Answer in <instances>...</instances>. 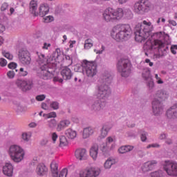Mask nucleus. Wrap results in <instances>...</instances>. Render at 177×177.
<instances>
[{
    "instance_id": "obj_63",
    "label": "nucleus",
    "mask_w": 177,
    "mask_h": 177,
    "mask_svg": "<svg viewBox=\"0 0 177 177\" xmlns=\"http://www.w3.org/2000/svg\"><path fill=\"white\" fill-rule=\"evenodd\" d=\"M48 144V140L47 139H43L41 141V145H42L43 146H45V145Z\"/></svg>"
},
{
    "instance_id": "obj_5",
    "label": "nucleus",
    "mask_w": 177,
    "mask_h": 177,
    "mask_svg": "<svg viewBox=\"0 0 177 177\" xmlns=\"http://www.w3.org/2000/svg\"><path fill=\"white\" fill-rule=\"evenodd\" d=\"M102 17L107 23L121 20L124 17V10L121 8H118L116 10L108 8L104 10Z\"/></svg>"
},
{
    "instance_id": "obj_45",
    "label": "nucleus",
    "mask_w": 177,
    "mask_h": 177,
    "mask_svg": "<svg viewBox=\"0 0 177 177\" xmlns=\"http://www.w3.org/2000/svg\"><path fill=\"white\" fill-rule=\"evenodd\" d=\"M50 106L51 109H53V110H59V102H53L50 103Z\"/></svg>"
},
{
    "instance_id": "obj_1",
    "label": "nucleus",
    "mask_w": 177,
    "mask_h": 177,
    "mask_svg": "<svg viewBox=\"0 0 177 177\" xmlns=\"http://www.w3.org/2000/svg\"><path fill=\"white\" fill-rule=\"evenodd\" d=\"M104 82L98 86L97 91L94 95L95 99H98L95 102L91 107L92 111H100L106 106V100H107L109 96H110L111 91L109 88V86L106 84H111L113 77L108 74L104 77Z\"/></svg>"
},
{
    "instance_id": "obj_35",
    "label": "nucleus",
    "mask_w": 177,
    "mask_h": 177,
    "mask_svg": "<svg viewBox=\"0 0 177 177\" xmlns=\"http://www.w3.org/2000/svg\"><path fill=\"white\" fill-rule=\"evenodd\" d=\"M115 161L114 160L111 159V158H109L107 160H106V162L104 164V167L106 169H110V168H111V165H113V164H114Z\"/></svg>"
},
{
    "instance_id": "obj_8",
    "label": "nucleus",
    "mask_w": 177,
    "mask_h": 177,
    "mask_svg": "<svg viewBox=\"0 0 177 177\" xmlns=\"http://www.w3.org/2000/svg\"><path fill=\"white\" fill-rule=\"evenodd\" d=\"M39 58L37 59V62L39 64H43L40 67V77L43 78V80H49L52 77V73L49 71V67L48 66V64H44L48 62V59L46 57H45V55L44 54H39Z\"/></svg>"
},
{
    "instance_id": "obj_12",
    "label": "nucleus",
    "mask_w": 177,
    "mask_h": 177,
    "mask_svg": "<svg viewBox=\"0 0 177 177\" xmlns=\"http://www.w3.org/2000/svg\"><path fill=\"white\" fill-rule=\"evenodd\" d=\"M80 177H97L100 175V169L96 167H87L80 172Z\"/></svg>"
},
{
    "instance_id": "obj_64",
    "label": "nucleus",
    "mask_w": 177,
    "mask_h": 177,
    "mask_svg": "<svg viewBox=\"0 0 177 177\" xmlns=\"http://www.w3.org/2000/svg\"><path fill=\"white\" fill-rule=\"evenodd\" d=\"M3 31H5V26L0 24V34L3 32Z\"/></svg>"
},
{
    "instance_id": "obj_51",
    "label": "nucleus",
    "mask_w": 177,
    "mask_h": 177,
    "mask_svg": "<svg viewBox=\"0 0 177 177\" xmlns=\"http://www.w3.org/2000/svg\"><path fill=\"white\" fill-rule=\"evenodd\" d=\"M170 50L173 55H176V50H177V45H171L170 48Z\"/></svg>"
},
{
    "instance_id": "obj_30",
    "label": "nucleus",
    "mask_w": 177,
    "mask_h": 177,
    "mask_svg": "<svg viewBox=\"0 0 177 177\" xmlns=\"http://www.w3.org/2000/svg\"><path fill=\"white\" fill-rule=\"evenodd\" d=\"M50 168H51V172L53 174V176L57 177V168H59L57 163H56L55 162H53L50 164Z\"/></svg>"
},
{
    "instance_id": "obj_38",
    "label": "nucleus",
    "mask_w": 177,
    "mask_h": 177,
    "mask_svg": "<svg viewBox=\"0 0 177 177\" xmlns=\"http://www.w3.org/2000/svg\"><path fill=\"white\" fill-rule=\"evenodd\" d=\"M56 124H57V122H56L55 119H51L48 121V127L51 129H53V128H55V127H56Z\"/></svg>"
},
{
    "instance_id": "obj_27",
    "label": "nucleus",
    "mask_w": 177,
    "mask_h": 177,
    "mask_svg": "<svg viewBox=\"0 0 177 177\" xmlns=\"http://www.w3.org/2000/svg\"><path fill=\"white\" fill-rule=\"evenodd\" d=\"M65 135L68 139H75V138H77V131L72 129H68L65 131Z\"/></svg>"
},
{
    "instance_id": "obj_31",
    "label": "nucleus",
    "mask_w": 177,
    "mask_h": 177,
    "mask_svg": "<svg viewBox=\"0 0 177 177\" xmlns=\"http://www.w3.org/2000/svg\"><path fill=\"white\" fill-rule=\"evenodd\" d=\"M109 131H110V127L107 125H104L101 130V134L100 136V138H101L102 139L106 138V136H107V133H109Z\"/></svg>"
},
{
    "instance_id": "obj_25",
    "label": "nucleus",
    "mask_w": 177,
    "mask_h": 177,
    "mask_svg": "<svg viewBox=\"0 0 177 177\" xmlns=\"http://www.w3.org/2000/svg\"><path fill=\"white\" fill-rule=\"evenodd\" d=\"M62 53L60 48H57L55 51L53 53L52 60H55V62H57L59 63V62H60V60H62Z\"/></svg>"
},
{
    "instance_id": "obj_3",
    "label": "nucleus",
    "mask_w": 177,
    "mask_h": 177,
    "mask_svg": "<svg viewBox=\"0 0 177 177\" xmlns=\"http://www.w3.org/2000/svg\"><path fill=\"white\" fill-rule=\"evenodd\" d=\"M150 27H151V22L144 20L142 24H138L134 30L135 40L137 42H143L149 38L150 35Z\"/></svg>"
},
{
    "instance_id": "obj_11",
    "label": "nucleus",
    "mask_w": 177,
    "mask_h": 177,
    "mask_svg": "<svg viewBox=\"0 0 177 177\" xmlns=\"http://www.w3.org/2000/svg\"><path fill=\"white\" fill-rule=\"evenodd\" d=\"M15 85L19 89L22 91V92H27L32 88L34 84L31 80L18 79L15 81Z\"/></svg>"
},
{
    "instance_id": "obj_9",
    "label": "nucleus",
    "mask_w": 177,
    "mask_h": 177,
    "mask_svg": "<svg viewBox=\"0 0 177 177\" xmlns=\"http://www.w3.org/2000/svg\"><path fill=\"white\" fill-rule=\"evenodd\" d=\"M118 70L120 73L122 77H129L131 75V62L128 59H120L118 62Z\"/></svg>"
},
{
    "instance_id": "obj_39",
    "label": "nucleus",
    "mask_w": 177,
    "mask_h": 177,
    "mask_svg": "<svg viewBox=\"0 0 177 177\" xmlns=\"http://www.w3.org/2000/svg\"><path fill=\"white\" fill-rule=\"evenodd\" d=\"M2 55L4 57H6L8 60H13V55L10 53L6 52L5 50L2 51Z\"/></svg>"
},
{
    "instance_id": "obj_13",
    "label": "nucleus",
    "mask_w": 177,
    "mask_h": 177,
    "mask_svg": "<svg viewBox=\"0 0 177 177\" xmlns=\"http://www.w3.org/2000/svg\"><path fill=\"white\" fill-rule=\"evenodd\" d=\"M84 71H85L87 77H94L97 73V67L93 62H87L83 65Z\"/></svg>"
},
{
    "instance_id": "obj_14",
    "label": "nucleus",
    "mask_w": 177,
    "mask_h": 177,
    "mask_svg": "<svg viewBox=\"0 0 177 177\" xmlns=\"http://www.w3.org/2000/svg\"><path fill=\"white\" fill-rule=\"evenodd\" d=\"M114 142H115V138L114 137L109 136L106 138V143L102 144L100 147L103 154H107V153H109L110 150H113V149L115 147V144H111L114 143ZM110 145H111V147Z\"/></svg>"
},
{
    "instance_id": "obj_10",
    "label": "nucleus",
    "mask_w": 177,
    "mask_h": 177,
    "mask_svg": "<svg viewBox=\"0 0 177 177\" xmlns=\"http://www.w3.org/2000/svg\"><path fill=\"white\" fill-rule=\"evenodd\" d=\"M163 169L169 176H177V162L166 160L163 164Z\"/></svg>"
},
{
    "instance_id": "obj_58",
    "label": "nucleus",
    "mask_w": 177,
    "mask_h": 177,
    "mask_svg": "<svg viewBox=\"0 0 177 177\" xmlns=\"http://www.w3.org/2000/svg\"><path fill=\"white\" fill-rule=\"evenodd\" d=\"M104 49H105L104 46H102V50H97L95 49L94 52H95L97 54L100 55V54L103 53V50H104Z\"/></svg>"
},
{
    "instance_id": "obj_43",
    "label": "nucleus",
    "mask_w": 177,
    "mask_h": 177,
    "mask_svg": "<svg viewBox=\"0 0 177 177\" xmlns=\"http://www.w3.org/2000/svg\"><path fill=\"white\" fill-rule=\"evenodd\" d=\"M155 80H156V84L158 85H161L164 84V81H162V79L160 76H158V74H155Z\"/></svg>"
},
{
    "instance_id": "obj_24",
    "label": "nucleus",
    "mask_w": 177,
    "mask_h": 177,
    "mask_svg": "<svg viewBox=\"0 0 177 177\" xmlns=\"http://www.w3.org/2000/svg\"><path fill=\"white\" fill-rule=\"evenodd\" d=\"M38 7V4L37 3V1L31 0L30 2V12L34 16H38V12H37V8Z\"/></svg>"
},
{
    "instance_id": "obj_41",
    "label": "nucleus",
    "mask_w": 177,
    "mask_h": 177,
    "mask_svg": "<svg viewBox=\"0 0 177 177\" xmlns=\"http://www.w3.org/2000/svg\"><path fill=\"white\" fill-rule=\"evenodd\" d=\"M30 138H31V134L30 133H22L23 140H25L26 142H28L30 140Z\"/></svg>"
},
{
    "instance_id": "obj_47",
    "label": "nucleus",
    "mask_w": 177,
    "mask_h": 177,
    "mask_svg": "<svg viewBox=\"0 0 177 177\" xmlns=\"http://www.w3.org/2000/svg\"><path fill=\"white\" fill-rule=\"evenodd\" d=\"M68 172V170L67 169H63L61 171V172L59 175V177H66Z\"/></svg>"
},
{
    "instance_id": "obj_61",
    "label": "nucleus",
    "mask_w": 177,
    "mask_h": 177,
    "mask_svg": "<svg viewBox=\"0 0 177 177\" xmlns=\"http://www.w3.org/2000/svg\"><path fill=\"white\" fill-rule=\"evenodd\" d=\"M13 13H15V8L13 7H11L10 8V12L8 15V16H12V15H13Z\"/></svg>"
},
{
    "instance_id": "obj_52",
    "label": "nucleus",
    "mask_w": 177,
    "mask_h": 177,
    "mask_svg": "<svg viewBox=\"0 0 177 177\" xmlns=\"http://www.w3.org/2000/svg\"><path fill=\"white\" fill-rule=\"evenodd\" d=\"M15 71H9L7 73V76H8V77L10 78V79L15 78Z\"/></svg>"
},
{
    "instance_id": "obj_16",
    "label": "nucleus",
    "mask_w": 177,
    "mask_h": 177,
    "mask_svg": "<svg viewBox=\"0 0 177 177\" xmlns=\"http://www.w3.org/2000/svg\"><path fill=\"white\" fill-rule=\"evenodd\" d=\"M157 160H150L145 163L142 167V171L144 172H149V171H152L156 167H157Z\"/></svg>"
},
{
    "instance_id": "obj_15",
    "label": "nucleus",
    "mask_w": 177,
    "mask_h": 177,
    "mask_svg": "<svg viewBox=\"0 0 177 177\" xmlns=\"http://www.w3.org/2000/svg\"><path fill=\"white\" fill-rule=\"evenodd\" d=\"M19 59L24 66H28L31 63V57L30 52L27 50H20L18 54Z\"/></svg>"
},
{
    "instance_id": "obj_62",
    "label": "nucleus",
    "mask_w": 177,
    "mask_h": 177,
    "mask_svg": "<svg viewBox=\"0 0 177 177\" xmlns=\"http://www.w3.org/2000/svg\"><path fill=\"white\" fill-rule=\"evenodd\" d=\"M165 138H167V134L165 133H162L159 136V139H160V140H162V139H165Z\"/></svg>"
},
{
    "instance_id": "obj_23",
    "label": "nucleus",
    "mask_w": 177,
    "mask_h": 177,
    "mask_svg": "<svg viewBox=\"0 0 177 177\" xmlns=\"http://www.w3.org/2000/svg\"><path fill=\"white\" fill-rule=\"evenodd\" d=\"M97 154H99V146L95 145L90 149V156L93 160L97 158Z\"/></svg>"
},
{
    "instance_id": "obj_55",
    "label": "nucleus",
    "mask_w": 177,
    "mask_h": 177,
    "mask_svg": "<svg viewBox=\"0 0 177 177\" xmlns=\"http://www.w3.org/2000/svg\"><path fill=\"white\" fill-rule=\"evenodd\" d=\"M57 134L56 133H52V140L53 143H56V140H57Z\"/></svg>"
},
{
    "instance_id": "obj_2",
    "label": "nucleus",
    "mask_w": 177,
    "mask_h": 177,
    "mask_svg": "<svg viewBox=\"0 0 177 177\" xmlns=\"http://www.w3.org/2000/svg\"><path fill=\"white\" fill-rule=\"evenodd\" d=\"M132 35V28L129 24H122L114 26L111 32V35L117 42H124Z\"/></svg>"
},
{
    "instance_id": "obj_36",
    "label": "nucleus",
    "mask_w": 177,
    "mask_h": 177,
    "mask_svg": "<svg viewBox=\"0 0 177 177\" xmlns=\"http://www.w3.org/2000/svg\"><path fill=\"white\" fill-rule=\"evenodd\" d=\"M150 176L151 177H164V172L162 170H158L150 174Z\"/></svg>"
},
{
    "instance_id": "obj_28",
    "label": "nucleus",
    "mask_w": 177,
    "mask_h": 177,
    "mask_svg": "<svg viewBox=\"0 0 177 177\" xmlns=\"http://www.w3.org/2000/svg\"><path fill=\"white\" fill-rule=\"evenodd\" d=\"M93 134V129H92L91 127H87L84 129L83 130L84 139H87V138H89V136Z\"/></svg>"
},
{
    "instance_id": "obj_40",
    "label": "nucleus",
    "mask_w": 177,
    "mask_h": 177,
    "mask_svg": "<svg viewBox=\"0 0 177 177\" xmlns=\"http://www.w3.org/2000/svg\"><path fill=\"white\" fill-rule=\"evenodd\" d=\"M19 74L21 77H27V75H28V72L25 71L24 68H20Z\"/></svg>"
},
{
    "instance_id": "obj_59",
    "label": "nucleus",
    "mask_w": 177,
    "mask_h": 177,
    "mask_svg": "<svg viewBox=\"0 0 177 177\" xmlns=\"http://www.w3.org/2000/svg\"><path fill=\"white\" fill-rule=\"evenodd\" d=\"M169 24H170L171 26H173V27H176V21L172 20V19H169Z\"/></svg>"
},
{
    "instance_id": "obj_19",
    "label": "nucleus",
    "mask_w": 177,
    "mask_h": 177,
    "mask_svg": "<svg viewBox=\"0 0 177 177\" xmlns=\"http://www.w3.org/2000/svg\"><path fill=\"white\" fill-rule=\"evenodd\" d=\"M46 172H48V168L45 165L41 163L37 166L36 174L38 176H44V175H46Z\"/></svg>"
},
{
    "instance_id": "obj_22",
    "label": "nucleus",
    "mask_w": 177,
    "mask_h": 177,
    "mask_svg": "<svg viewBox=\"0 0 177 177\" xmlns=\"http://www.w3.org/2000/svg\"><path fill=\"white\" fill-rule=\"evenodd\" d=\"M61 75L64 80H71V77H73L71 69H70L68 67L64 68L61 71Z\"/></svg>"
},
{
    "instance_id": "obj_34",
    "label": "nucleus",
    "mask_w": 177,
    "mask_h": 177,
    "mask_svg": "<svg viewBox=\"0 0 177 177\" xmlns=\"http://www.w3.org/2000/svg\"><path fill=\"white\" fill-rule=\"evenodd\" d=\"M153 45L156 46L155 48H158V49H161L165 46V44H164V42H162L161 40L158 39L154 40Z\"/></svg>"
},
{
    "instance_id": "obj_56",
    "label": "nucleus",
    "mask_w": 177,
    "mask_h": 177,
    "mask_svg": "<svg viewBox=\"0 0 177 177\" xmlns=\"http://www.w3.org/2000/svg\"><path fill=\"white\" fill-rule=\"evenodd\" d=\"M53 81L54 82H59L60 84H62V82H63V79L59 77H54Z\"/></svg>"
},
{
    "instance_id": "obj_17",
    "label": "nucleus",
    "mask_w": 177,
    "mask_h": 177,
    "mask_svg": "<svg viewBox=\"0 0 177 177\" xmlns=\"http://www.w3.org/2000/svg\"><path fill=\"white\" fill-rule=\"evenodd\" d=\"M3 173L6 176H13V165L11 163L7 162L3 167Z\"/></svg>"
},
{
    "instance_id": "obj_7",
    "label": "nucleus",
    "mask_w": 177,
    "mask_h": 177,
    "mask_svg": "<svg viewBox=\"0 0 177 177\" xmlns=\"http://www.w3.org/2000/svg\"><path fill=\"white\" fill-rule=\"evenodd\" d=\"M151 8H153V5L150 1L138 0L133 6V12H136V15H145V13L150 12Z\"/></svg>"
},
{
    "instance_id": "obj_54",
    "label": "nucleus",
    "mask_w": 177,
    "mask_h": 177,
    "mask_svg": "<svg viewBox=\"0 0 177 177\" xmlns=\"http://www.w3.org/2000/svg\"><path fill=\"white\" fill-rule=\"evenodd\" d=\"M151 147L158 148V147H160V145H158L157 143H154V144H150L147 146V149H151Z\"/></svg>"
},
{
    "instance_id": "obj_50",
    "label": "nucleus",
    "mask_w": 177,
    "mask_h": 177,
    "mask_svg": "<svg viewBox=\"0 0 177 177\" xmlns=\"http://www.w3.org/2000/svg\"><path fill=\"white\" fill-rule=\"evenodd\" d=\"M8 68H10L11 70H15V68H17V64L15 62H10L8 65Z\"/></svg>"
},
{
    "instance_id": "obj_37",
    "label": "nucleus",
    "mask_w": 177,
    "mask_h": 177,
    "mask_svg": "<svg viewBox=\"0 0 177 177\" xmlns=\"http://www.w3.org/2000/svg\"><path fill=\"white\" fill-rule=\"evenodd\" d=\"M142 77L145 81H149V80H151V76L150 75V71L146 69L142 73Z\"/></svg>"
},
{
    "instance_id": "obj_21",
    "label": "nucleus",
    "mask_w": 177,
    "mask_h": 177,
    "mask_svg": "<svg viewBox=\"0 0 177 177\" xmlns=\"http://www.w3.org/2000/svg\"><path fill=\"white\" fill-rule=\"evenodd\" d=\"M75 156L77 160H85L86 158V149H78L75 152Z\"/></svg>"
},
{
    "instance_id": "obj_49",
    "label": "nucleus",
    "mask_w": 177,
    "mask_h": 177,
    "mask_svg": "<svg viewBox=\"0 0 177 177\" xmlns=\"http://www.w3.org/2000/svg\"><path fill=\"white\" fill-rule=\"evenodd\" d=\"M8 61L4 58H0V66L1 67H6Z\"/></svg>"
},
{
    "instance_id": "obj_4",
    "label": "nucleus",
    "mask_w": 177,
    "mask_h": 177,
    "mask_svg": "<svg viewBox=\"0 0 177 177\" xmlns=\"http://www.w3.org/2000/svg\"><path fill=\"white\" fill-rule=\"evenodd\" d=\"M166 99H168V93L164 90L157 91L155 98L152 102L153 112L155 115H158L162 113V105L161 102H164Z\"/></svg>"
},
{
    "instance_id": "obj_32",
    "label": "nucleus",
    "mask_w": 177,
    "mask_h": 177,
    "mask_svg": "<svg viewBox=\"0 0 177 177\" xmlns=\"http://www.w3.org/2000/svg\"><path fill=\"white\" fill-rule=\"evenodd\" d=\"M93 46V40L92 39H87L84 41V48L86 50L91 49Z\"/></svg>"
},
{
    "instance_id": "obj_29",
    "label": "nucleus",
    "mask_w": 177,
    "mask_h": 177,
    "mask_svg": "<svg viewBox=\"0 0 177 177\" xmlns=\"http://www.w3.org/2000/svg\"><path fill=\"white\" fill-rule=\"evenodd\" d=\"M132 150H133V147L127 145L119 148L118 151L120 154H124V153H128V151H131Z\"/></svg>"
},
{
    "instance_id": "obj_18",
    "label": "nucleus",
    "mask_w": 177,
    "mask_h": 177,
    "mask_svg": "<svg viewBox=\"0 0 177 177\" xmlns=\"http://www.w3.org/2000/svg\"><path fill=\"white\" fill-rule=\"evenodd\" d=\"M167 118H177V104L170 107L166 113Z\"/></svg>"
},
{
    "instance_id": "obj_48",
    "label": "nucleus",
    "mask_w": 177,
    "mask_h": 177,
    "mask_svg": "<svg viewBox=\"0 0 177 177\" xmlns=\"http://www.w3.org/2000/svg\"><path fill=\"white\" fill-rule=\"evenodd\" d=\"M46 118H56L57 117V115L56 114V112H51L46 115Z\"/></svg>"
},
{
    "instance_id": "obj_33",
    "label": "nucleus",
    "mask_w": 177,
    "mask_h": 177,
    "mask_svg": "<svg viewBox=\"0 0 177 177\" xmlns=\"http://www.w3.org/2000/svg\"><path fill=\"white\" fill-rule=\"evenodd\" d=\"M59 146L60 147H66V146H68V141L66 136H62L59 137Z\"/></svg>"
},
{
    "instance_id": "obj_60",
    "label": "nucleus",
    "mask_w": 177,
    "mask_h": 177,
    "mask_svg": "<svg viewBox=\"0 0 177 177\" xmlns=\"http://www.w3.org/2000/svg\"><path fill=\"white\" fill-rule=\"evenodd\" d=\"M48 48H50V44L44 43L42 49L48 50Z\"/></svg>"
},
{
    "instance_id": "obj_6",
    "label": "nucleus",
    "mask_w": 177,
    "mask_h": 177,
    "mask_svg": "<svg viewBox=\"0 0 177 177\" xmlns=\"http://www.w3.org/2000/svg\"><path fill=\"white\" fill-rule=\"evenodd\" d=\"M8 154L14 162H21L24 160L26 152L19 145H11L9 148Z\"/></svg>"
},
{
    "instance_id": "obj_44",
    "label": "nucleus",
    "mask_w": 177,
    "mask_h": 177,
    "mask_svg": "<svg viewBox=\"0 0 177 177\" xmlns=\"http://www.w3.org/2000/svg\"><path fill=\"white\" fill-rule=\"evenodd\" d=\"M147 81V86L149 89H153L154 88V81H153V78L149 79Z\"/></svg>"
},
{
    "instance_id": "obj_26",
    "label": "nucleus",
    "mask_w": 177,
    "mask_h": 177,
    "mask_svg": "<svg viewBox=\"0 0 177 177\" xmlns=\"http://www.w3.org/2000/svg\"><path fill=\"white\" fill-rule=\"evenodd\" d=\"M70 124V120H67L59 122L57 127V131L60 132V131H62V129H64V128H67Z\"/></svg>"
},
{
    "instance_id": "obj_20",
    "label": "nucleus",
    "mask_w": 177,
    "mask_h": 177,
    "mask_svg": "<svg viewBox=\"0 0 177 177\" xmlns=\"http://www.w3.org/2000/svg\"><path fill=\"white\" fill-rule=\"evenodd\" d=\"M49 13V6L47 3L41 4L39 8V15L44 17Z\"/></svg>"
},
{
    "instance_id": "obj_53",
    "label": "nucleus",
    "mask_w": 177,
    "mask_h": 177,
    "mask_svg": "<svg viewBox=\"0 0 177 177\" xmlns=\"http://www.w3.org/2000/svg\"><path fill=\"white\" fill-rule=\"evenodd\" d=\"M45 95H39L36 97V100H37V102H42L43 100H45Z\"/></svg>"
},
{
    "instance_id": "obj_57",
    "label": "nucleus",
    "mask_w": 177,
    "mask_h": 177,
    "mask_svg": "<svg viewBox=\"0 0 177 177\" xmlns=\"http://www.w3.org/2000/svg\"><path fill=\"white\" fill-rule=\"evenodd\" d=\"M140 138H141L142 142H146V140L147 139V137L146 136V133H145V132L142 133L141 134Z\"/></svg>"
},
{
    "instance_id": "obj_46",
    "label": "nucleus",
    "mask_w": 177,
    "mask_h": 177,
    "mask_svg": "<svg viewBox=\"0 0 177 177\" xmlns=\"http://www.w3.org/2000/svg\"><path fill=\"white\" fill-rule=\"evenodd\" d=\"M53 20H54L53 17L50 16V15L47 16V17L44 18V23H50L52 21H53Z\"/></svg>"
},
{
    "instance_id": "obj_42",
    "label": "nucleus",
    "mask_w": 177,
    "mask_h": 177,
    "mask_svg": "<svg viewBox=\"0 0 177 177\" xmlns=\"http://www.w3.org/2000/svg\"><path fill=\"white\" fill-rule=\"evenodd\" d=\"M9 8V4L8 3H3L1 6L0 10L1 12H6L8 10V8Z\"/></svg>"
}]
</instances>
